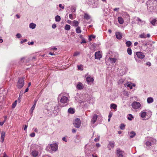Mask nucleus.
<instances>
[{
    "label": "nucleus",
    "mask_w": 157,
    "mask_h": 157,
    "mask_svg": "<svg viewBox=\"0 0 157 157\" xmlns=\"http://www.w3.org/2000/svg\"><path fill=\"white\" fill-rule=\"evenodd\" d=\"M5 132H4L2 131L1 133V139L2 140V141L1 142L3 143L4 141V140L5 137Z\"/></svg>",
    "instance_id": "15"
},
{
    "label": "nucleus",
    "mask_w": 157,
    "mask_h": 157,
    "mask_svg": "<svg viewBox=\"0 0 157 157\" xmlns=\"http://www.w3.org/2000/svg\"><path fill=\"white\" fill-rule=\"evenodd\" d=\"M86 80L88 83L93 82L94 81L93 78L90 77H87L86 78Z\"/></svg>",
    "instance_id": "14"
},
{
    "label": "nucleus",
    "mask_w": 157,
    "mask_h": 157,
    "mask_svg": "<svg viewBox=\"0 0 157 157\" xmlns=\"http://www.w3.org/2000/svg\"><path fill=\"white\" fill-rule=\"evenodd\" d=\"M146 112H142L141 113V116L142 117L144 118L146 116Z\"/></svg>",
    "instance_id": "32"
},
{
    "label": "nucleus",
    "mask_w": 157,
    "mask_h": 157,
    "mask_svg": "<svg viewBox=\"0 0 157 157\" xmlns=\"http://www.w3.org/2000/svg\"><path fill=\"white\" fill-rule=\"evenodd\" d=\"M81 124V121L80 119L78 118H76L74 123V126L77 128H78L80 127Z\"/></svg>",
    "instance_id": "6"
},
{
    "label": "nucleus",
    "mask_w": 157,
    "mask_h": 157,
    "mask_svg": "<svg viewBox=\"0 0 157 157\" xmlns=\"http://www.w3.org/2000/svg\"><path fill=\"white\" fill-rule=\"evenodd\" d=\"M84 17L85 19L87 20H88L90 18V16L88 14L86 13H85Z\"/></svg>",
    "instance_id": "20"
},
{
    "label": "nucleus",
    "mask_w": 157,
    "mask_h": 157,
    "mask_svg": "<svg viewBox=\"0 0 157 157\" xmlns=\"http://www.w3.org/2000/svg\"><path fill=\"white\" fill-rule=\"evenodd\" d=\"M62 140H63V141H65V142H67V140H66V138L65 137H63L62 138Z\"/></svg>",
    "instance_id": "61"
},
{
    "label": "nucleus",
    "mask_w": 157,
    "mask_h": 157,
    "mask_svg": "<svg viewBox=\"0 0 157 157\" xmlns=\"http://www.w3.org/2000/svg\"><path fill=\"white\" fill-rule=\"evenodd\" d=\"M34 131L36 132H38V130L37 128H35Z\"/></svg>",
    "instance_id": "63"
},
{
    "label": "nucleus",
    "mask_w": 157,
    "mask_h": 157,
    "mask_svg": "<svg viewBox=\"0 0 157 157\" xmlns=\"http://www.w3.org/2000/svg\"><path fill=\"white\" fill-rule=\"evenodd\" d=\"M71 26L67 24L65 26V29L67 30H69L70 29Z\"/></svg>",
    "instance_id": "29"
},
{
    "label": "nucleus",
    "mask_w": 157,
    "mask_h": 157,
    "mask_svg": "<svg viewBox=\"0 0 157 157\" xmlns=\"http://www.w3.org/2000/svg\"><path fill=\"white\" fill-rule=\"evenodd\" d=\"M17 103V101L16 100L14 102H13L12 105V108H14L16 106Z\"/></svg>",
    "instance_id": "36"
},
{
    "label": "nucleus",
    "mask_w": 157,
    "mask_h": 157,
    "mask_svg": "<svg viewBox=\"0 0 157 157\" xmlns=\"http://www.w3.org/2000/svg\"><path fill=\"white\" fill-rule=\"evenodd\" d=\"M146 64L147 65L150 66H151V63L150 62H148L146 63Z\"/></svg>",
    "instance_id": "55"
},
{
    "label": "nucleus",
    "mask_w": 157,
    "mask_h": 157,
    "mask_svg": "<svg viewBox=\"0 0 157 157\" xmlns=\"http://www.w3.org/2000/svg\"><path fill=\"white\" fill-rule=\"evenodd\" d=\"M73 23L74 24V25L75 26H78L79 24L78 22L77 21H76L75 20H74L73 21Z\"/></svg>",
    "instance_id": "37"
},
{
    "label": "nucleus",
    "mask_w": 157,
    "mask_h": 157,
    "mask_svg": "<svg viewBox=\"0 0 157 157\" xmlns=\"http://www.w3.org/2000/svg\"><path fill=\"white\" fill-rule=\"evenodd\" d=\"M27 128V125H25V127L24 128V130L25 131H26V129Z\"/></svg>",
    "instance_id": "62"
},
{
    "label": "nucleus",
    "mask_w": 157,
    "mask_h": 157,
    "mask_svg": "<svg viewBox=\"0 0 157 157\" xmlns=\"http://www.w3.org/2000/svg\"><path fill=\"white\" fill-rule=\"evenodd\" d=\"M77 67H78V69H81L83 67V66L82 65H78Z\"/></svg>",
    "instance_id": "49"
},
{
    "label": "nucleus",
    "mask_w": 157,
    "mask_h": 157,
    "mask_svg": "<svg viewBox=\"0 0 157 157\" xmlns=\"http://www.w3.org/2000/svg\"><path fill=\"white\" fill-rule=\"evenodd\" d=\"M76 8L75 7H72L71 8V12H75Z\"/></svg>",
    "instance_id": "45"
},
{
    "label": "nucleus",
    "mask_w": 157,
    "mask_h": 157,
    "mask_svg": "<svg viewBox=\"0 0 157 157\" xmlns=\"http://www.w3.org/2000/svg\"><path fill=\"white\" fill-rule=\"evenodd\" d=\"M76 32L77 33H79L81 32V30L79 27H78L76 29Z\"/></svg>",
    "instance_id": "28"
},
{
    "label": "nucleus",
    "mask_w": 157,
    "mask_h": 157,
    "mask_svg": "<svg viewBox=\"0 0 157 157\" xmlns=\"http://www.w3.org/2000/svg\"><path fill=\"white\" fill-rule=\"evenodd\" d=\"M37 100H35L34 101V105H35L36 106V102H37Z\"/></svg>",
    "instance_id": "57"
},
{
    "label": "nucleus",
    "mask_w": 157,
    "mask_h": 157,
    "mask_svg": "<svg viewBox=\"0 0 157 157\" xmlns=\"http://www.w3.org/2000/svg\"><path fill=\"white\" fill-rule=\"evenodd\" d=\"M24 77L20 78H19L17 85V86L18 88H21L24 85Z\"/></svg>",
    "instance_id": "1"
},
{
    "label": "nucleus",
    "mask_w": 157,
    "mask_h": 157,
    "mask_svg": "<svg viewBox=\"0 0 157 157\" xmlns=\"http://www.w3.org/2000/svg\"><path fill=\"white\" fill-rule=\"evenodd\" d=\"M127 52L129 55H131L132 54V50L130 48H128L127 49Z\"/></svg>",
    "instance_id": "31"
},
{
    "label": "nucleus",
    "mask_w": 157,
    "mask_h": 157,
    "mask_svg": "<svg viewBox=\"0 0 157 157\" xmlns=\"http://www.w3.org/2000/svg\"><path fill=\"white\" fill-rule=\"evenodd\" d=\"M32 155L34 157L37 156L38 155V151H33L32 152Z\"/></svg>",
    "instance_id": "17"
},
{
    "label": "nucleus",
    "mask_w": 157,
    "mask_h": 157,
    "mask_svg": "<svg viewBox=\"0 0 157 157\" xmlns=\"http://www.w3.org/2000/svg\"><path fill=\"white\" fill-rule=\"evenodd\" d=\"M116 36L117 38L118 39H120L122 38V34L120 33L116 32Z\"/></svg>",
    "instance_id": "12"
},
{
    "label": "nucleus",
    "mask_w": 157,
    "mask_h": 157,
    "mask_svg": "<svg viewBox=\"0 0 157 157\" xmlns=\"http://www.w3.org/2000/svg\"><path fill=\"white\" fill-rule=\"evenodd\" d=\"M125 125L124 124H121L120 126L121 129L123 130L125 128Z\"/></svg>",
    "instance_id": "38"
},
{
    "label": "nucleus",
    "mask_w": 157,
    "mask_h": 157,
    "mask_svg": "<svg viewBox=\"0 0 157 157\" xmlns=\"http://www.w3.org/2000/svg\"><path fill=\"white\" fill-rule=\"evenodd\" d=\"M68 111L69 113H71L72 114L74 113L73 109L71 108H69L68 109Z\"/></svg>",
    "instance_id": "30"
},
{
    "label": "nucleus",
    "mask_w": 157,
    "mask_h": 157,
    "mask_svg": "<svg viewBox=\"0 0 157 157\" xmlns=\"http://www.w3.org/2000/svg\"><path fill=\"white\" fill-rule=\"evenodd\" d=\"M137 21H138L141 22H142L143 21H142L139 18L137 17Z\"/></svg>",
    "instance_id": "56"
},
{
    "label": "nucleus",
    "mask_w": 157,
    "mask_h": 157,
    "mask_svg": "<svg viewBox=\"0 0 157 157\" xmlns=\"http://www.w3.org/2000/svg\"><path fill=\"white\" fill-rule=\"evenodd\" d=\"M55 19L56 21L59 22L60 21L61 18L59 16L57 15L55 17Z\"/></svg>",
    "instance_id": "25"
},
{
    "label": "nucleus",
    "mask_w": 157,
    "mask_h": 157,
    "mask_svg": "<svg viewBox=\"0 0 157 157\" xmlns=\"http://www.w3.org/2000/svg\"><path fill=\"white\" fill-rule=\"evenodd\" d=\"M59 7L62 9H63L64 8V6H62L61 4H59Z\"/></svg>",
    "instance_id": "54"
},
{
    "label": "nucleus",
    "mask_w": 157,
    "mask_h": 157,
    "mask_svg": "<svg viewBox=\"0 0 157 157\" xmlns=\"http://www.w3.org/2000/svg\"><path fill=\"white\" fill-rule=\"evenodd\" d=\"M124 80L122 79H120L119 81V83H121L124 82Z\"/></svg>",
    "instance_id": "46"
},
{
    "label": "nucleus",
    "mask_w": 157,
    "mask_h": 157,
    "mask_svg": "<svg viewBox=\"0 0 157 157\" xmlns=\"http://www.w3.org/2000/svg\"><path fill=\"white\" fill-rule=\"evenodd\" d=\"M132 108L135 109H139L141 106L140 103L137 101H134L132 104Z\"/></svg>",
    "instance_id": "4"
},
{
    "label": "nucleus",
    "mask_w": 157,
    "mask_h": 157,
    "mask_svg": "<svg viewBox=\"0 0 157 157\" xmlns=\"http://www.w3.org/2000/svg\"><path fill=\"white\" fill-rule=\"evenodd\" d=\"M50 147L52 151H56L57 150L58 146L57 144L54 143L51 144L50 145Z\"/></svg>",
    "instance_id": "7"
},
{
    "label": "nucleus",
    "mask_w": 157,
    "mask_h": 157,
    "mask_svg": "<svg viewBox=\"0 0 157 157\" xmlns=\"http://www.w3.org/2000/svg\"><path fill=\"white\" fill-rule=\"evenodd\" d=\"M68 101V99L67 97L64 95H62L60 98V101L62 103H67Z\"/></svg>",
    "instance_id": "8"
},
{
    "label": "nucleus",
    "mask_w": 157,
    "mask_h": 157,
    "mask_svg": "<svg viewBox=\"0 0 157 157\" xmlns=\"http://www.w3.org/2000/svg\"><path fill=\"white\" fill-rule=\"evenodd\" d=\"M146 144L147 146H151V143L149 141H147L146 143Z\"/></svg>",
    "instance_id": "41"
},
{
    "label": "nucleus",
    "mask_w": 157,
    "mask_h": 157,
    "mask_svg": "<svg viewBox=\"0 0 157 157\" xmlns=\"http://www.w3.org/2000/svg\"><path fill=\"white\" fill-rule=\"evenodd\" d=\"M35 133L34 132H33L30 134V136L31 137H33L35 136Z\"/></svg>",
    "instance_id": "44"
},
{
    "label": "nucleus",
    "mask_w": 157,
    "mask_h": 157,
    "mask_svg": "<svg viewBox=\"0 0 157 157\" xmlns=\"http://www.w3.org/2000/svg\"><path fill=\"white\" fill-rule=\"evenodd\" d=\"M126 46L128 47H129L131 46V45L132 44L131 42L130 41H128L126 42Z\"/></svg>",
    "instance_id": "34"
},
{
    "label": "nucleus",
    "mask_w": 157,
    "mask_h": 157,
    "mask_svg": "<svg viewBox=\"0 0 157 157\" xmlns=\"http://www.w3.org/2000/svg\"><path fill=\"white\" fill-rule=\"evenodd\" d=\"M29 27L32 29H34L36 26V25L33 23H31L29 25Z\"/></svg>",
    "instance_id": "23"
},
{
    "label": "nucleus",
    "mask_w": 157,
    "mask_h": 157,
    "mask_svg": "<svg viewBox=\"0 0 157 157\" xmlns=\"http://www.w3.org/2000/svg\"><path fill=\"white\" fill-rule=\"evenodd\" d=\"M115 143L114 141H110L109 142V145L112 148H113L115 146Z\"/></svg>",
    "instance_id": "21"
},
{
    "label": "nucleus",
    "mask_w": 157,
    "mask_h": 157,
    "mask_svg": "<svg viewBox=\"0 0 157 157\" xmlns=\"http://www.w3.org/2000/svg\"><path fill=\"white\" fill-rule=\"evenodd\" d=\"M130 133L131 134V135L130 136V137L131 138H133V137H134L136 135V134L135 133V132L133 131L131 132H130Z\"/></svg>",
    "instance_id": "26"
},
{
    "label": "nucleus",
    "mask_w": 157,
    "mask_h": 157,
    "mask_svg": "<svg viewBox=\"0 0 157 157\" xmlns=\"http://www.w3.org/2000/svg\"><path fill=\"white\" fill-rule=\"evenodd\" d=\"M128 119L130 121L132 120V119L133 118V116L131 114H129L128 115Z\"/></svg>",
    "instance_id": "35"
},
{
    "label": "nucleus",
    "mask_w": 157,
    "mask_h": 157,
    "mask_svg": "<svg viewBox=\"0 0 157 157\" xmlns=\"http://www.w3.org/2000/svg\"><path fill=\"white\" fill-rule=\"evenodd\" d=\"M56 24H53L52 25V27L53 29H55L56 28Z\"/></svg>",
    "instance_id": "50"
},
{
    "label": "nucleus",
    "mask_w": 157,
    "mask_h": 157,
    "mask_svg": "<svg viewBox=\"0 0 157 157\" xmlns=\"http://www.w3.org/2000/svg\"><path fill=\"white\" fill-rule=\"evenodd\" d=\"M77 88L80 90L82 89L83 88L82 84L81 82H79L77 85Z\"/></svg>",
    "instance_id": "13"
},
{
    "label": "nucleus",
    "mask_w": 157,
    "mask_h": 157,
    "mask_svg": "<svg viewBox=\"0 0 157 157\" xmlns=\"http://www.w3.org/2000/svg\"><path fill=\"white\" fill-rule=\"evenodd\" d=\"M112 116V113L110 112L109 113L108 116L109 118H110Z\"/></svg>",
    "instance_id": "51"
},
{
    "label": "nucleus",
    "mask_w": 157,
    "mask_h": 157,
    "mask_svg": "<svg viewBox=\"0 0 157 157\" xmlns=\"http://www.w3.org/2000/svg\"><path fill=\"white\" fill-rule=\"evenodd\" d=\"M28 90H29V88H28V87L25 90V92H28Z\"/></svg>",
    "instance_id": "64"
},
{
    "label": "nucleus",
    "mask_w": 157,
    "mask_h": 157,
    "mask_svg": "<svg viewBox=\"0 0 157 157\" xmlns=\"http://www.w3.org/2000/svg\"><path fill=\"white\" fill-rule=\"evenodd\" d=\"M34 42L33 41L31 42H28V44L29 45H33V44Z\"/></svg>",
    "instance_id": "58"
},
{
    "label": "nucleus",
    "mask_w": 157,
    "mask_h": 157,
    "mask_svg": "<svg viewBox=\"0 0 157 157\" xmlns=\"http://www.w3.org/2000/svg\"><path fill=\"white\" fill-rule=\"evenodd\" d=\"M79 54H80L79 52H76L74 53L73 56H77L78 55H79Z\"/></svg>",
    "instance_id": "40"
},
{
    "label": "nucleus",
    "mask_w": 157,
    "mask_h": 157,
    "mask_svg": "<svg viewBox=\"0 0 157 157\" xmlns=\"http://www.w3.org/2000/svg\"><path fill=\"white\" fill-rule=\"evenodd\" d=\"M36 106L35 105H33L32 107L31 108V109L30 111H31V113H33V111L34 109L35 108Z\"/></svg>",
    "instance_id": "39"
},
{
    "label": "nucleus",
    "mask_w": 157,
    "mask_h": 157,
    "mask_svg": "<svg viewBox=\"0 0 157 157\" xmlns=\"http://www.w3.org/2000/svg\"><path fill=\"white\" fill-rule=\"evenodd\" d=\"M124 152L120 149H117V150L116 155L117 157H124Z\"/></svg>",
    "instance_id": "5"
},
{
    "label": "nucleus",
    "mask_w": 157,
    "mask_h": 157,
    "mask_svg": "<svg viewBox=\"0 0 157 157\" xmlns=\"http://www.w3.org/2000/svg\"><path fill=\"white\" fill-rule=\"evenodd\" d=\"M110 107L111 108L113 109H117V105L115 104H111Z\"/></svg>",
    "instance_id": "24"
},
{
    "label": "nucleus",
    "mask_w": 157,
    "mask_h": 157,
    "mask_svg": "<svg viewBox=\"0 0 157 157\" xmlns=\"http://www.w3.org/2000/svg\"><path fill=\"white\" fill-rule=\"evenodd\" d=\"M96 146L97 147H99L100 146V145L99 143H97L96 144Z\"/></svg>",
    "instance_id": "60"
},
{
    "label": "nucleus",
    "mask_w": 157,
    "mask_h": 157,
    "mask_svg": "<svg viewBox=\"0 0 157 157\" xmlns=\"http://www.w3.org/2000/svg\"><path fill=\"white\" fill-rule=\"evenodd\" d=\"M99 140V137H98V138H96L94 139V141L96 142H97Z\"/></svg>",
    "instance_id": "53"
},
{
    "label": "nucleus",
    "mask_w": 157,
    "mask_h": 157,
    "mask_svg": "<svg viewBox=\"0 0 157 157\" xmlns=\"http://www.w3.org/2000/svg\"><path fill=\"white\" fill-rule=\"evenodd\" d=\"M98 118V116L96 114H94L91 120V122L93 124H94L97 121Z\"/></svg>",
    "instance_id": "11"
},
{
    "label": "nucleus",
    "mask_w": 157,
    "mask_h": 157,
    "mask_svg": "<svg viewBox=\"0 0 157 157\" xmlns=\"http://www.w3.org/2000/svg\"><path fill=\"white\" fill-rule=\"evenodd\" d=\"M109 60L112 63H115L117 60V59L115 58H110Z\"/></svg>",
    "instance_id": "27"
},
{
    "label": "nucleus",
    "mask_w": 157,
    "mask_h": 157,
    "mask_svg": "<svg viewBox=\"0 0 157 157\" xmlns=\"http://www.w3.org/2000/svg\"><path fill=\"white\" fill-rule=\"evenodd\" d=\"M95 58L97 59H100L101 57V55L100 51L96 52L95 54Z\"/></svg>",
    "instance_id": "10"
},
{
    "label": "nucleus",
    "mask_w": 157,
    "mask_h": 157,
    "mask_svg": "<svg viewBox=\"0 0 157 157\" xmlns=\"http://www.w3.org/2000/svg\"><path fill=\"white\" fill-rule=\"evenodd\" d=\"M151 23L154 25H157V20L154 19L151 21Z\"/></svg>",
    "instance_id": "22"
},
{
    "label": "nucleus",
    "mask_w": 157,
    "mask_h": 157,
    "mask_svg": "<svg viewBox=\"0 0 157 157\" xmlns=\"http://www.w3.org/2000/svg\"><path fill=\"white\" fill-rule=\"evenodd\" d=\"M149 3L150 7L151 8V9H154L157 7V1L156 0H151Z\"/></svg>",
    "instance_id": "2"
},
{
    "label": "nucleus",
    "mask_w": 157,
    "mask_h": 157,
    "mask_svg": "<svg viewBox=\"0 0 157 157\" xmlns=\"http://www.w3.org/2000/svg\"><path fill=\"white\" fill-rule=\"evenodd\" d=\"M147 101L148 103H151L153 101V99L151 97H149L147 98Z\"/></svg>",
    "instance_id": "18"
},
{
    "label": "nucleus",
    "mask_w": 157,
    "mask_h": 157,
    "mask_svg": "<svg viewBox=\"0 0 157 157\" xmlns=\"http://www.w3.org/2000/svg\"><path fill=\"white\" fill-rule=\"evenodd\" d=\"M16 36L18 38H20L21 37V35L20 33H17Z\"/></svg>",
    "instance_id": "43"
},
{
    "label": "nucleus",
    "mask_w": 157,
    "mask_h": 157,
    "mask_svg": "<svg viewBox=\"0 0 157 157\" xmlns=\"http://www.w3.org/2000/svg\"><path fill=\"white\" fill-rule=\"evenodd\" d=\"M76 130L75 129H72V132L73 133H75L76 132Z\"/></svg>",
    "instance_id": "59"
},
{
    "label": "nucleus",
    "mask_w": 157,
    "mask_h": 157,
    "mask_svg": "<svg viewBox=\"0 0 157 157\" xmlns=\"http://www.w3.org/2000/svg\"><path fill=\"white\" fill-rule=\"evenodd\" d=\"M125 86H127V87H129L130 89H131L132 88V86L135 87L136 85L134 83H132L129 82H128L127 83L124 84Z\"/></svg>",
    "instance_id": "9"
},
{
    "label": "nucleus",
    "mask_w": 157,
    "mask_h": 157,
    "mask_svg": "<svg viewBox=\"0 0 157 157\" xmlns=\"http://www.w3.org/2000/svg\"><path fill=\"white\" fill-rule=\"evenodd\" d=\"M118 21L121 24H122L124 23V20L122 17H119L118 18Z\"/></svg>",
    "instance_id": "16"
},
{
    "label": "nucleus",
    "mask_w": 157,
    "mask_h": 157,
    "mask_svg": "<svg viewBox=\"0 0 157 157\" xmlns=\"http://www.w3.org/2000/svg\"><path fill=\"white\" fill-rule=\"evenodd\" d=\"M25 59V57H22L21 59L19 61V63L20 64H22Z\"/></svg>",
    "instance_id": "19"
},
{
    "label": "nucleus",
    "mask_w": 157,
    "mask_h": 157,
    "mask_svg": "<svg viewBox=\"0 0 157 157\" xmlns=\"http://www.w3.org/2000/svg\"><path fill=\"white\" fill-rule=\"evenodd\" d=\"M145 55L141 52H137L136 53V55L135 56V58L136 60H138V58L139 59H142L144 58Z\"/></svg>",
    "instance_id": "3"
},
{
    "label": "nucleus",
    "mask_w": 157,
    "mask_h": 157,
    "mask_svg": "<svg viewBox=\"0 0 157 157\" xmlns=\"http://www.w3.org/2000/svg\"><path fill=\"white\" fill-rule=\"evenodd\" d=\"M95 36L93 35H91L89 37V40H92L91 38H95Z\"/></svg>",
    "instance_id": "42"
},
{
    "label": "nucleus",
    "mask_w": 157,
    "mask_h": 157,
    "mask_svg": "<svg viewBox=\"0 0 157 157\" xmlns=\"http://www.w3.org/2000/svg\"><path fill=\"white\" fill-rule=\"evenodd\" d=\"M140 37L142 38H146V35L144 33L141 34L140 35Z\"/></svg>",
    "instance_id": "33"
},
{
    "label": "nucleus",
    "mask_w": 157,
    "mask_h": 157,
    "mask_svg": "<svg viewBox=\"0 0 157 157\" xmlns=\"http://www.w3.org/2000/svg\"><path fill=\"white\" fill-rule=\"evenodd\" d=\"M69 17L71 19H73V15L72 14H70L69 15Z\"/></svg>",
    "instance_id": "47"
},
{
    "label": "nucleus",
    "mask_w": 157,
    "mask_h": 157,
    "mask_svg": "<svg viewBox=\"0 0 157 157\" xmlns=\"http://www.w3.org/2000/svg\"><path fill=\"white\" fill-rule=\"evenodd\" d=\"M86 43V41L85 39H82V42H81V44L85 43Z\"/></svg>",
    "instance_id": "52"
},
{
    "label": "nucleus",
    "mask_w": 157,
    "mask_h": 157,
    "mask_svg": "<svg viewBox=\"0 0 157 157\" xmlns=\"http://www.w3.org/2000/svg\"><path fill=\"white\" fill-rule=\"evenodd\" d=\"M27 41V39H24L23 40H21V44H23V43H24L25 42H26Z\"/></svg>",
    "instance_id": "48"
}]
</instances>
